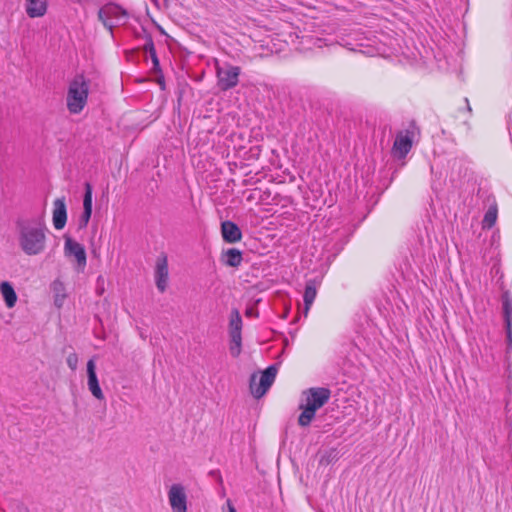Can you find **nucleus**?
Instances as JSON below:
<instances>
[{
    "label": "nucleus",
    "mask_w": 512,
    "mask_h": 512,
    "mask_svg": "<svg viewBox=\"0 0 512 512\" xmlns=\"http://www.w3.org/2000/svg\"><path fill=\"white\" fill-rule=\"evenodd\" d=\"M18 245L27 256L42 254L47 246V227L42 219L19 220L16 223Z\"/></svg>",
    "instance_id": "1"
},
{
    "label": "nucleus",
    "mask_w": 512,
    "mask_h": 512,
    "mask_svg": "<svg viewBox=\"0 0 512 512\" xmlns=\"http://www.w3.org/2000/svg\"><path fill=\"white\" fill-rule=\"evenodd\" d=\"M269 390L260 380L257 381V376L253 375L250 380V391L255 398L263 397Z\"/></svg>",
    "instance_id": "17"
},
{
    "label": "nucleus",
    "mask_w": 512,
    "mask_h": 512,
    "mask_svg": "<svg viewBox=\"0 0 512 512\" xmlns=\"http://www.w3.org/2000/svg\"><path fill=\"white\" fill-rule=\"evenodd\" d=\"M126 12L122 10L117 5H106L101 8L98 12L99 20L107 27L110 31L112 30L113 25L109 23L107 20L111 17H125Z\"/></svg>",
    "instance_id": "12"
},
{
    "label": "nucleus",
    "mask_w": 512,
    "mask_h": 512,
    "mask_svg": "<svg viewBox=\"0 0 512 512\" xmlns=\"http://www.w3.org/2000/svg\"><path fill=\"white\" fill-rule=\"evenodd\" d=\"M53 226L56 230H62L67 222V208L65 198H57L53 202L52 211Z\"/></svg>",
    "instance_id": "9"
},
{
    "label": "nucleus",
    "mask_w": 512,
    "mask_h": 512,
    "mask_svg": "<svg viewBox=\"0 0 512 512\" xmlns=\"http://www.w3.org/2000/svg\"><path fill=\"white\" fill-rule=\"evenodd\" d=\"M89 80L83 75H76L68 85L66 107L70 114H80L88 103Z\"/></svg>",
    "instance_id": "2"
},
{
    "label": "nucleus",
    "mask_w": 512,
    "mask_h": 512,
    "mask_svg": "<svg viewBox=\"0 0 512 512\" xmlns=\"http://www.w3.org/2000/svg\"><path fill=\"white\" fill-rule=\"evenodd\" d=\"M319 283L315 279L308 280L305 285L303 294L304 300V316L308 317L310 309L317 297Z\"/></svg>",
    "instance_id": "11"
},
{
    "label": "nucleus",
    "mask_w": 512,
    "mask_h": 512,
    "mask_svg": "<svg viewBox=\"0 0 512 512\" xmlns=\"http://www.w3.org/2000/svg\"><path fill=\"white\" fill-rule=\"evenodd\" d=\"M507 339L510 346H512V324H506Z\"/></svg>",
    "instance_id": "29"
},
{
    "label": "nucleus",
    "mask_w": 512,
    "mask_h": 512,
    "mask_svg": "<svg viewBox=\"0 0 512 512\" xmlns=\"http://www.w3.org/2000/svg\"><path fill=\"white\" fill-rule=\"evenodd\" d=\"M46 12V0H26V13L30 18L42 17Z\"/></svg>",
    "instance_id": "14"
},
{
    "label": "nucleus",
    "mask_w": 512,
    "mask_h": 512,
    "mask_svg": "<svg viewBox=\"0 0 512 512\" xmlns=\"http://www.w3.org/2000/svg\"><path fill=\"white\" fill-rule=\"evenodd\" d=\"M87 376H88V389L91 394L98 400L104 399V394L98 382L96 374V364L94 359H90L87 362Z\"/></svg>",
    "instance_id": "10"
},
{
    "label": "nucleus",
    "mask_w": 512,
    "mask_h": 512,
    "mask_svg": "<svg viewBox=\"0 0 512 512\" xmlns=\"http://www.w3.org/2000/svg\"><path fill=\"white\" fill-rule=\"evenodd\" d=\"M338 460V451L335 448H330L320 454L319 465L326 467Z\"/></svg>",
    "instance_id": "19"
},
{
    "label": "nucleus",
    "mask_w": 512,
    "mask_h": 512,
    "mask_svg": "<svg viewBox=\"0 0 512 512\" xmlns=\"http://www.w3.org/2000/svg\"><path fill=\"white\" fill-rule=\"evenodd\" d=\"M92 210L83 209V213L80 218V228H85L91 218Z\"/></svg>",
    "instance_id": "27"
},
{
    "label": "nucleus",
    "mask_w": 512,
    "mask_h": 512,
    "mask_svg": "<svg viewBox=\"0 0 512 512\" xmlns=\"http://www.w3.org/2000/svg\"><path fill=\"white\" fill-rule=\"evenodd\" d=\"M83 209L92 210V187L89 183L85 185Z\"/></svg>",
    "instance_id": "23"
},
{
    "label": "nucleus",
    "mask_w": 512,
    "mask_h": 512,
    "mask_svg": "<svg viewBox=\"0 0 512 512\" xmlns=\"http://www.w3.org/2000/svg\"><path fill=\"white\" fill-rule=\"evenodd\" d=\"M221 260L226 266L239 267L243 260L242 252L237 248H230L223 252Z\"/></svg>",
    "instance_id": "15"
},
{
    "label": "nucleus",
    "mask_w": 512,
    "mask_h": 512,
    "mask_svg": "<svg viewBox=\"0 0 512 512\" xmlns=\"http://www.w3.org/2000/svg\"><path fill=\"white\" fill-rule=\"evenodd\" d=\"M418 133V128L414 124L408 129L398 131L391 148L392 156L399 160L405 159L411 151Z\"/></svg>",
    "instance_id": "4"
},
{
    "label": "nucleus",
    "mask_w": 512,
    "mask_h": 512,
    "mask_svg": "<svg viewBox=\"0 0 512 512\" xmlns=\"http://www.w3.org/2000/svg\"><path fill=\"white\" fill-rule=\"evenodd\" d=\"M0 290L6 306L8 308L14 307L17 301V295L12 285L9 282L4 281L0 285Z\"/></svg>",
    "instance_id": "16"
},
{
    "label": "nucleus",
    "mask_w": 512,
    "mask_h": 512,
    "mask_svg": "<svg viewBox=\"0 0 512 512\" xmlns=\"http://www.w3.org/2000/svg\"><path fill=\"white\" fill-rule=\"evenodd\" d=\"M169 270L167 256L162 254L156 260L155 282L157 289L163 293L168 286Z\"/></svg>",
    "instance_id": "8"
},
{
    "label": "nucleus",
    "mask_w": 512,
    "mask_h": 512,
    "mask_svg": "<svg viewBox=\"0 0 512 512\" xmlns=\"http://www.w3.org/2000/svg\"><path fill=\"white\" fill-rule=\"evenodd\" d=\"M67 364L72 369L75 370L78 364V357L76 354L72 353L67 357Z\"/></svg>",
    "instance_id": "28"
},
{
    "label": "nucleus",
    "mask_w": 512,
    "mask_h": 512,
    "mask_svg": "<svg viewBox=\"0 0 512 512\" xmlns=\"http://www.w3.org/2000/svg\"><path fill=\"white\" fill-rule=\"evenodd\" d=\"M242 320L238 313L235 311L230 319V335H235L238 338V334H241Z\"/></svg>",
    "instance_id": "21"
},
{
    "label": "nucleus",
    "mask_w": 512,
    "mask_h": 512,
    "mask_svg": "<svg viewBox=\"0 0 512 512\" xmlns=\"http://www.w3.org/2000/svg\"><path fill=\"white\" fill-rule=\"evenodd\" d=\"M277 374V369L274 366H269L266 368L261 375L259 376V380L268 388L271 387L273 382L275 381Z\"/></svg>",
    "instance_id": "20"
},
{
    "label": "nucleus",
    "mask_w": 512,
    "mask_h": 512,
    "mask_svg": "<svg viewBox=\"0 0 512 512\" xmlns=\"http://www.w3.org/2000/svg\"><path fill=\"white\" fill-rule=\"evenodd\" d=\"M54 290L56 291L55 304H56L58 307H61V306H62V303H63V301H64V298H65V294L60 293V291H62V290H63L62 284H61V283H56V284L54 285Z\"/></svg>",
    "instance_id": "24"
},
{
    "label": "nucleus",
    "mask_w": 512,
    "mask_h": 512,
    "mask_svg": "<svg viewBox=\"0 0 512 512\" xmlns=\"http://www.w3.org/2000/svg\"><path fill=\"white\" fill-rule=\"evenodd\" d=\"M230 352L233 357H238L241 352V334H238V338L235 335H231V347Z\"/></svg>",
    "instance_id": "22"
},
{
    "label": "nucleus",
    "mask_w": 512,
    "mask_h": 512,
    "mask_svg": "<svg viewBox=\"0 0 512 512\" xmlns=\"http://www.w3.org/2000/svg\"><path fill=\"white\" fill-rule=\"evenodd\" d=\"M170 506L174 512L187 511V496L180 484H173L168 492Z\"/></svg>",
    "instance_id": "7"
},
{
    "label": "nucleus",
    "mask_w": 512,
    "mask_h": 512,
    "mask_svg": "<svg viewBox=\"0 0 512 512\" xmlns=\"http://www.w3.org/2000/svg\"><path fill=\"white\" fill-rule=\"evenodd\" d=\"M241 69L238 66H227L225 68H217L218 85L221 90L226 91L232 89L238 84Z\"/></svg>",
    "instance_id": "6"
},
{
    "label": "nucleus",
    "mask_w": 512,
    "mask_h": 512,
    "mask_svg": "<svg viewBox=\"0 0 512 512\" xmlns=\"http://www.w3.org/2000/svg\"><path fill=\"white\" fill-rule=\"evenodd\" d=\"M145 48L149 52L154 66H158L159 60L156 55V50H155L154 44L152 42H150V43L146 44Z\"/></svg>",
    "instance_id": "26"
},
{
    "label": "nucleus",
    "mask_w": 512,
    "mask_h": 512,
    "mask_svg": "<svg viewBox=\"0 0 512 512\" xmlns=\"http://www.w3.org/2000/svg\"><path fill=\"white\" fill-rule=\"evenodd\" d=\"M221 234L223 240L227 243H237L242 239V232L240 228L231 221L222 222Z\"/></svg>",
    "instance_id": "13"
},
{
    "label": "nucleus",
    "mask_w": 512,
    "mask_h": 512,
    "mask_svg": "<svg viewBox=\"0 0 512 512\" xmlns=\"http://www.w3.org/2000/svg\"><path fill=\"white\" fill-rule=\"evenodd\" d=\"M331 391L325 387L310 388L306 392L305 404L300 405L302 410L298 418V424L302 427L310 425L315 417L316 411L322 408L330 399Z\"/></svg>",
    "instance_id": "3"
},
{
    "label": "nucleus",
    "mask_w": 512,
    "mask_h": 512,
    "mask_svg": "<svg viewBox=\"0 0 512 512\" xmlns=\"http://www.w3.org/2000/svg\"><path fill=\"white\" fill-rule=\"evenodd\" d=\"M504 317L506 324H512V303L505 301L504 303Z\"/></svg>",
    "instance_id": "25"
},
{
    "label": "nucleus",
    "mask_w": 512,
    "mask_h": 512,
    "mask_svg": "<svg viewBox=\"0 0 512 512\" xmlns=\"http://www.w3.org/2000/svg\"><path fill=\"white\" fill-rule=\"evenodd\" d=\"M228 507H229V512H237L236 509L234 508V506L228 502Z\"/></svg>",
    "instance_id": "30"
},
{
    "label": "nucleus",
    "mask_w": 512,
    "mask_h": 512,
    "mask_svg": "<svg viewBox=\"0 0 512 512\" xmlns=\"http://www.w3.org/2000/svg\"><path fill=\"white\" fill-rule=\"evenodd\" d=\"M498 216V209L496 205H492L488 208L486 211L483 221H482V227L484 229H491L496 221Z\"/></svg>",
    "instance_id": "18"
},
{
    "label": "nucleus",
    "mask_w": 512,
    "mask_h": 512,
    "mask_svg": "<svg viewBox=\"0 0 512 512\" xmlns=\"http://www.w3.org/2000/svg\"><path fill=\"white\" fill-rule=\"evenodd\" d=\"M64 254L66 257H73L79 271H84L87 264L85 247L69 236H64Z\"/></svg>",
    "instance_id": "5"
}]
</instances>
